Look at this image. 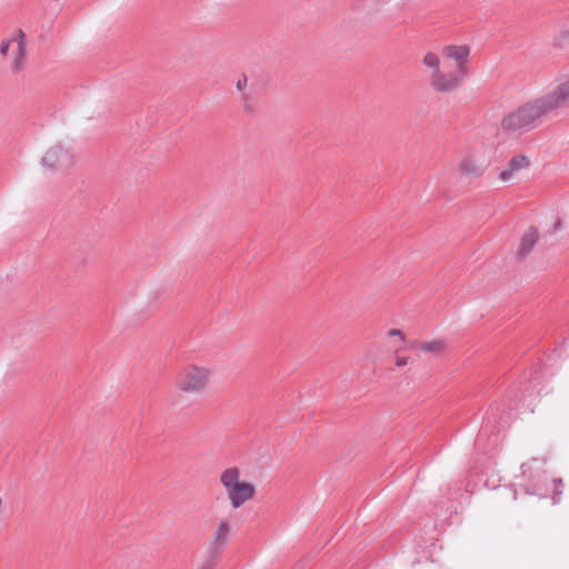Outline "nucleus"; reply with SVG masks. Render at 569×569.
<instances>
[{
  "label": "nucleus",
  "mask_w": 569,
  "mask_h": 569,
  "mask_svg": "<svg viewBox=\"0 0 569 569\" xmlns=\"http://www.w3.org/2000/svg\"><path fill=\"white\" fill-rule=\"evenodd\" d=\"M41 162L52 171L63 172L73 166V156L58 143L47 150Z\"/></svg>",
  "instance_id": "obj_5"
},
{
  "label": "nucleus",
  "mask_w": 569,
  "mask_h": 569,
  "mask_svg": "<svg viewBox=\"0 0 569 569\" xmlns=\"http://www.w3.org/2000/svg\"><path fill=\"white\" fill-rule=\"evenodd\" d=\"M552 502L553 505H557L560 501V497L562 495V479H552Z\"/></svg>",
  "instance_id": "obj_15"
},
{
  "label": "nucleus",
  "mask_w": 569,
  "mask_h": 569,
  "mask_svg": "<svg viewBox=\"0 0 569 569\" xmlns=\"http://www.w3.org/2000/svg\"><path fill=\"white\" fill-rule=\"evenodd\" d=\"M407 362H408V358L407 357H398L396 359V366L397 367H403V366L407 365Z\"/></svg>",
  "instance_id": "obj_19"
},
{
  "label": "nucleus",
  "mask_w": 569,
  "mask_h": 569,
  "mask_svg": "<svg viewBox=\"0 0 569 569\" xmlns=\"http://www.w3.org/2000/svg\"><path fill=\"white\" fill-rule=\"evenodd\" d=\"M202 569H211L210 565L204 566Z\"/></svg>",
  "instance_id": "obj_23"
},
{
  "label": "nucleus",
  "mask_w": 569,
  "mask_h": 569,
  "mask_svg": "<svg viewBox=\"0 0 569 569\" xmlns=\"http://www.w3.org/2000/svg\"><path fill=\"white\" fill-rule=\"evenodd\" d=\"M228 532H229V523L227 521L222 520L218 525V527L213 533V545H214L216 550H218L219 547L224 545Z\"/></svg>",
  "instance_id": "obj_12"
},
{
  "label": "nucleus",
  "mask_w": 569,
  "mask_h": 569,
  "mask_svg": "<svg viewBox=\"0 0 569 569\" xmlns=\"http://www.w3.org/2000/svg\"><path fill=\"white\" fill-rule=\"evenodd\" d=\"M447 347V342L443 339H437L432 341H426V342H417L413 341L410 343V348H418L423 352H430L433 355H440L445 351Z\"/></svg>",
  "instance_id": "obj_10"
},
{
  "label": "nucleus",
  "mask_w": 569,
  "mask_h": 569,
  "mask_svg": "<svg viewBox=\"0 0 569 569\" xmlns=\"http://www.w3.org/2000/svg\"><path fill=\"white\" fill-rule=\"evenodd\" d=\"M14 44L16 48L13 50V64L12 71L19 72L23 67L24 56H26V43H24V33L22 30H18L17 38H11L8 40H3L0 46V53L2 56L8 54L9 47Z\"/></svg>",
  "instance_id": "obj_6"
},
{
  "label": "nucleus",
  "mask_w": 569,
  "mask_h": 569,
  "mask_svg": "<svg viewBox=\"0 0 569 569\" xmlns=\"http://www.w3.org/2000/svg\"><path fill=\"white\" fill-rule=\"evenodd\" d=\"M305 563L302 561L297 562L291 569H303Z\"/></svg>",
  "instance_id": "obj_20"
},
{
  "label": "nucleus",
  "mask_w": 569,
  "mask_h": 569,
  "mask_svg": "<svg viewBox=\"0 0 569 569\" xmlns=\"http://www.w3.org/2000/svg\"><path fill=\"white\" fill-rule=\"evenodd\" d=\"M549 481L550 477L547 475V472L541 471L530 476L529 481L527 483H519V487L522 488L527 495L546 498L549 495Z\"/></svg>",
  "instance_id": "obj_7"
},
{
  "label": "nucleus",
  "mask_w": 569,
  "mask_h": 569,
  "mask_svg": "<svg viewBox=\"0 0 569 569\" xmlns=\"http://www.w3.org/2000/svg\"><path fill=\"white\" fill-rule=\"evenodd\" d=\"M539 239V232L536 227H530L522 236L518 249V257L526 258L535 248Z\"/></svg>",
  "instance_id": "obj_9"
},
{
  "label": "nucleus",
  "mask_w": 569,
  "mask_h": 569,
  "mask_svg": "<svg viewBox=\"0 0 569 569\" xmlns=\"http://www.w3.org/2000/svg\"><path fill=\"white\" fill-rule=\"evenodd\" d=\"M512 170L509 168L508 170H502L499 173V179L502 181H508L512 177Z\"/></svg>",
  "instance_id": "obj_16"
},
{
  "label": "nucleus",
  "mask_w": 569,
  "mask_h": 569,
  "mask_svg": "<svg viewBox=\"0 0 569 569\" xmlns=\"http://www.w3.org/2000/svg\"><path fill=\"white\" fill-rule=\"evenodd\" d=\"M239 476V469L231 467L226 469L220 477V481L226 488L233 508L241 507L246 501L250 500L256 492L254 486L249 482H240Z\"/></svg>",
  "instance_id": "obj_3"
},
{
  "label": "nucleus",
  "mask_w": 569,
  "mask_h": 569,
  "mask_svg": "<svg viewBox=\"0 0 569 569\" xmlns=\"http://www.w3.org/2000/svg\"><path fill=\"white\" fill-rule=\"evenodd\" d=\"M470 49L468 46H446L442 49V56L446 59H452L456 62V70L467 74L466 67Z\"/></svg>",
  "instance_id": "obj_8"
},
{
  "label": "nucleus",
  "mask_w": 569,
  "mask_h": 569,
  "mask_svg": "<svg viewBox=\"0 0 569 569\" xmlns=\"http://www.w3.org/2000/svg\"><path fill=\"white\" fill-rule=\"evenodd\" d=\"M529 166V160L526 156L523 154H518V156H515L512 157L510 160H509V168L512 170V171H518L520 169H523V168H527Z\"/></svg>",
  "instance_id": "obj_14"
},
{
  "label": "nucleus",
  "mask_w": 569,
  "mask_h": 569,
  "mask_svg": "<svg viewBox=\"0 0 569 569\" xmlns=\"http://www.w3.org/2000/svg\"><path fill=\"white\" fill-rule=\"evenodd\" d=\"M560 226H561L560 220H557L555 226H553V231H558L560 229Z\"/></svg>",
  "instance_id": "obj_21"
},
{
  "label": "nucleus",
  "mask_w": 569,
  "mask_h": 569,
  "mask_svg": "<svg viewBox=\"0 0 569 569\" xmlns=\"http://www.w3.org/2000/svg\"><path fill=\"white\" fill-rule=\"evenodd\" d=\"M208 369L197 366H187L178 376L177 386L183 392H200L209 381Z\"/></svg>",
  "instance_id": "obj_4"
},
{
  "label": "nucleus",
  "mask_w": 569,
  "mask_h": 569,
  "mask_svg": "<svg viewBox=\"0 0 569 569\" xmlns=\"http://www.w3.org/2000/svg\"><path fill=\"white\" fill-rule=\"evenodd\" d=\"M568 106L569 78L559 83L551 92L529 101L505 116L501 121V128L505 131L511 132L530 130L537 126L540 117Z\"/></svg>",
  "instance_id": "obj_1"
},
{
  "label": "nucleus",
  "mask_w": 569,
  "mask_h": 569,
  "mask_svg": "<svg viewBox=\"0 0 569 569\" xmlns=\"http://www.w3.org/2000/svg\"><path fill=\"white\" fill-rule=\"evenodd\" d=\"M389 336H399L401 340H405V336L400 329H391L388 332Z\"/></svg>",
  "instance_id": "obj_18"
},
{
  "label": "nucleus",
  "mask_w": 569,
  "mask_h": 569,
  "mask_svg": "<svg viewBox=\"0 0 569 569\" xmlns=\"http://www.w3.org/2000/svg\"><path fill=\"white\" fill-rule=\"evenodd\" d=\"M458 167L460 173L463 176L477 178L482 174L481 167L471 157H465L461 159Z\"/></svg>",
  "instance_id": "obj_11"
},
{
  "label": "nucleus",
  "mask_w": 569,
  "mask_h": 569,
  "mask_svg": "<svg viewBox=\"0 0 569 569\" xmlns=\"http://www.w3.org/2000/svg\"><path fill=\"white\" fill-rule=\"evenodd\" d=\"M522 469H523L522 475H523V477H525V476H526V473H527V469H525V466H522Z\"/></svg>",
  "instance_id": "obj_22"
},
{
  "label": "nucleus",
  "mask_w": 569,
  "mask_h": 569,
  "mask_svg": "<svg viewBox=\"0 0 569 569\" xmlns=\"http://www.w3.org/2000/svg\"><path fill=\"white\" fill-rule=\"evenodd\" d=\"M552 46L560 50H569V28L553 38Z\"/></svg>",
  "instance_id": "obj_13"
},
{
  "label": "nucleus",
  "mask_w": 569,
  "mask_h": 569,
  "mask_svg": "<svg viewBox=\"0 0 569 569\" xmlns=\"http://www.w3.org/2000/svg\"><path fill=\"white\" fill-rule=\"evenodd\" d=\"M247 86V77L243 74L237 82V89L243 90V88Z\"/></svg>",
  "instance_id": "obj_17"
},
{
  "label": "nucleus",
  "mask_w": 569,
  "mask_h": 569,
  "mask_svg": "<svg viewBox=\"0 0 569 569\" xmlns=\"http://www.w3.org/2000/svg\"><path fill=\"white\" fill-rule=\"evenodd\" d=\"M422 62L432 70L430 86L436 92L447 93L456 90L466 77L456 69L449 70L446 64L441 68L439 57L433 52H428Z\"/></svg>",
  "instance_id": "obj_2"
}]
</instances>
